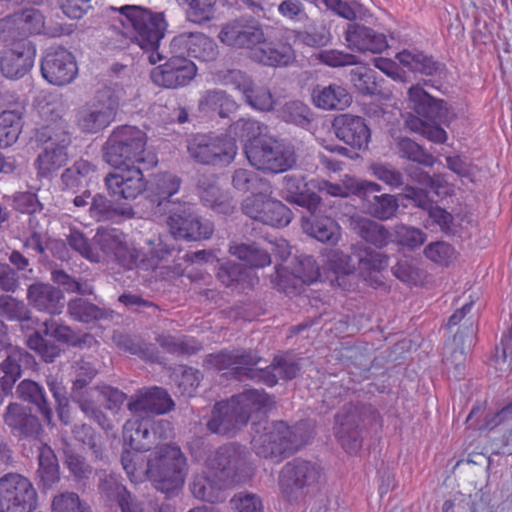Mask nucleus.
<instances>
[{"mask_svg": "<svg viewBox=\"0 0 512 512\" xmlns=\"http://www.w3.org/2000/svg\"><path fill=\"white\" fill-rule=\"evenodd\" d=\"M398 207V199L394 195L383 194L373 197L368 206V211L380 220H388L395 215Z\"/></svg>", "mask_w": 512, "mask_h": 512, "instance_id": "61", "label": "nucleus"}, {"mask_svg": "<svg viewBox=\"0 0 512 512\" xmlns=\"http://www.w3.org/2000/svg\"><path fill=\"white\" fill-rule=\"evenodd\" d=\"M69 246L90 262L115 261L128 269L152 271L156 278L171 280L182 274L180 265H170L177 251L161 237L146 241L145 250L130 247L126 235L116 228H100L91 240L71 229L67 236Z\"/></svg>", "mask_w": 512, "mask_h": 512, "instance_id": "1", "label": "nucleus"}, {"mask_svg": "<svg viewBox=\"0 0 512 512\" xmlns=\"http://www.w3.org/2000/svg\"><path fill=\"white\" fill-rule=\"evenodd\" d=\"M120 105V90L103 89L75 110L74 124L84 134L102 132L115 121Z\"/></svg>", "mask_w": 512, "mask_h": 512, "instance_id": "10", "label": "nucleus"}, {"mask_svg": "<svg viewBox=\"0 0 512 512\" xmlns=\"http://www.w3.org/2000/svg\"><path fill=\"white\" fill-rule=\"evenodd\" d=\"M37 505V492L28 478L18 473L0 478V512H31Z\"/></svg>", "mask_w": 512, "mask_h": 512, "instance_id": "16", "label": "nucleus"}, {"mask_svg": "<svg viewBox=\"0 0 512 512\" xmlns=\"http://www.w3.org/2000/svg\"><path fill=\"white\" fill-rule=\"evenodd\" d=\"M95 174V167L87 160L80 159L67 168L62 176V182L68 189L87 185Z\"/></svg>", "mask_w": 512, "mask_h": 512, "instance_id": "54", "label": "nucleus"}, {"mask_svg": "<svg viewBox=\"0 0 512 512\" xmlns=\"http://www.w3.org/2000/svg\"><path fill=\"white\" fill-rule=\"evenodd\" d=\"M181 186V179L171 173H160L153 177L145 191L151 203L161 206L167 202L171 207L169 198L177 194Z\"/></svg>", "mask_w": 512, "mask_h": 512, "instance_id": "37", "label": "nucleus"}, {"mask_svg": "<svg viewBox=\"0 0 512 512\" xmlns=\"http://www.w3.org/2000/svg\"><path fill=\"white\" fill-rule=\"evenodd\" d=\"M106 175L104 182L109 195L116 200H135L146 188L143 166L119 165Z\"/></svg>", "mask_w": 512, "mask_h": 512, "instance_id": "18", "label": "nucleus"}, {"mask_svg": "<svg viewBox=\"0 0 512 512\" xmlns=\"http://www.w3.org/2000/svg\"><path fill=\"white\" fill-rule=\"evenodd\" d=\"M147 136L136 126L115 127L104 145V158L111 166L138 165L151 169L158 163L154 152L146 150Z\"/></svg>", "mask_w": 512, "mask_h": 512, "instance_id": "6", "label": "nucleus"}, {"mask_svg": "<svg viewBox=\"0 0 512 512\" xmlns=\"http://www.w3.org/2000/svg\"><path fill=\"white\" fill-rule=\"evenodd\" d=\"M44 17L35 8H27L0 19V33L3 42L27 39L29 35L41 34L44 30Z\"/></svg>", "mask_w": 512, "mask_h": 512, "instance_id": "22", "label": "nucleus"}, {"mask_svg": "<svg viewBox=\"0 0 512 512\" xmlns=\"http://www.w3.org/2000/svg\"><path fill=\"white\" fill-rule=\"evenodd\" d=\"M43 333L56 340L77 347L90 346L94 341L90 334L78 335L69 326L59 323L53 319L43 322Z\"/></svg>", "mask_w": 512, "mask_h": 512, "instance_id": "46", "label": "nucleus"}, {"mask_svg": "<svg viewBox=\"0 0 512 512\" xmlns=\"http://www.w3.org/2000/svg\"><path fill=\"white\" fill-rule=\"evenodd\" d=\"M232 184L237 190L243 192L250 191L252 195L270 186L267 181L259 178L256 173L243 168L235 170L232 176Z\"/></svg>", "mask_w": 512, "mask_h": 512, "instance_id": "59", "label": "nucleus"}, {"mask_svg": "<svg viewBox=\"0 0 512 512\" xmlns=\"http://www.w3.org/2000/svg\"><path fill=\"white\" fill-rule=\"evenodd\" d=\"M149 423L150 417L134 418L126 421L123 426V439L124 444L132 451L125 450L123 453L142 454V452L152 448L155 444V436L149 431Z\"/></svg>", "mask_w": 512, "mask_h": 512, "instance_id": "32", "label": "nucleus"}, {"mask_svg": "<svg viewBox=\"0 0 512 512\" xmlns=\"http://www.w3.org/2000/svg\"><path fill=\"white\" fill-rule=\"evenodd\" d=\"M319 278L320 272L316 262L312 257H305L299 261L294 272H289L285 267L278 266L272 282L279 290L291 294L298 290L301 284L310 285Z\"/></svg>", "mask_w": 512, "mask_h": 512, "instance_id": "25", "label": "nucleus"}, {"mask_svg": "<svg viewBox=\"0 0 512 512\" xmlns=\"http://www.w3.org/2000/svg\"><path fill=\"white\" fill-rule=\"evenodd\" d=\"M271 186L248 196L242 203V211L249 218L273 227L287 226L293 217L291 210L281 201L271 197Z\"/></svg>", "mask_w": 512, "mask_h": 512, "instance_id": "15", "label": "nucleus"}, {"mask_svg": "<svg viewBox=\"0 0 512 512\" xmlns=\"http://www.w3.org/2000/svg\"><path fill=\"white\" fill-rule=\"evenodd\" d=\"M430 182L426 183V186L424 189H418L414 188L412 186H406L405 191V197L408 199H411L414 201V203L421 207V208H427L430 204L427 193L433 192L437 196H440L442 193H446V180L443 175H430Z\"/></svg>", "mask_w": 512, "mask_h": 512, "instance_id": "53", "label": "nucleus"}, {"mask_svg": "<svg viewBox=\"0 0 512 512\" xmlns=\"http://www.w3.org/2000/svg\"><path fill=\"white\" fill-rule=\"evenodd\" d=\"M369 412L374 418L378 413L371 407L349 404L336 416V437L342 448L349 454H356L362 446L360 423L364 422L363 416Z\"/></svg>", "mask_w": 512, "mask_h": 512, "instance_id": "17", "label": "nucleus"}, {"mask_svg": "<svg viewBox=\"0 0 512 512\" xmlns=\"http://www.w3.org/2000/svg\"><path fill=\"white\" fill-rule=\"evenodd\" d=\"M231 78L236 82V88L243 93L246 102L256 110L270 111L275 101L269 89L255 87L252 81L240 71L230 72Z\"/></svg>", "mask_w": 512, "mask_h": 512, "instance_id": "35", "label": "nucleus"}, {"mask_svg": "<svg viewBox=\"0 0 512 512\" xmlns=\"http://www.w3.org/2000/svg\"><path fill=\"white\" fill-rule=\"evenodd\" d=\"M397 146L402 158L426 167H432L436 162L433 155L427 153L420 145L409 138L400 139Z\"/></svg>", "mask_w": 512, "mask_h": 512, "instance_id": "57", "label": "nucleus"}, {"mask_svg": "<svg viewBox=\"0 0 512 512\" xmlns=\"http://www.w3.org/2000/svg\"><path fill=\"white\" fill-rule=\"evenodd\" d=\"M41 74L48 83L55 86L72 83L78 75L74 55L63 47L47 49L41 60Z\"/></svg>", "mask_w": 512, "mask_h": 512, "instance_id": "19", "label": "nucleus"}, {"mask_svg": "<svg viewBox=\"0 0 512 512\" xmlns=\"http://www.w3.org/2000/svg\"><path fill=\"white\" fill-rule=\"evenodd\" d=\"M127 408L135 416L165 414L174 408V402L165 389L153 386L137 390L128 399Z\"/></svg>", "mask_w": 512, "mask_h": 512, "instance_id": "24", "label": "nucleus"}, {"mask_svg": "<svg viewBox=\"0 0 512 512\" xmlns=\"http://www.w3.org/2000/svg\"><path fill=\"white\" fill-rule=\"evenodd\" d=\"M245 452L236 444L219 447L207 460L209 475L194 477L190 488L195 498L219 503L227 498V489L241 481L245 466Z\"/></svg>", "mask_w": 512, "mask_h": 512, "instance_id": "3", "label": "nucleus"}, {"mask_svg": "<svg viewBox=\"0 0 512 512\" xmlns=\"http://www.w3.org/2000/svg\"><path fill=\"white\" fill-rule=\"evenodd\" d=\"M245 154L252 166L271 173L285 172L296 163L293 146L270 137H262L245 144Z\"/></svg>", "mask_w": 512, "mask_h": 512, "instance_id": "12", "label": "nucleus"}, {"mask_svg": "<svg viewBox=\"0 0 512 512\" xmlns=\"http://www.w3.org/2000/svg\"><path fill=\"white\" fill-rule=\"evenodd\" d=\"M219 39L228 46L245 49L253 61L266 66H287L295 59L291 46L267 41L262 28L253 22L228 23L221 29Z\"/></svg>", "mask_w": 512, "mask_h": 512, "instance_id": "4", "label": "nucleus"}, {"mask_svg": "<svg viewBox=\"0 0 512 512\" xmlns=\"http://www.w3.org/2000/svg\"><path fill=\"white\" fill-rule=\"evenodd\" d=\"M23 354L14 351L0 364V403L10 394L15 382L21 376L20 360Z\"/></svg>", "mask_w": 512, "mask_h": 512, "instance_id": "50", "label": "nucleus"}, {"mask_svg": "<svg viewBox=\"0 0 512 512\" xmlns=\"http://www.w3.org/2000/svg\"><path fill=\"white\" fill-rule=\"evenodd\" d=\"M97 370L86 361L77 364L76 377L73 381L71 398L74 402L94 396L96 389L88 388V385L96 376Z\"/></svg>", "mask_w": 512, "mask_h": 512, "instance_id": "51", "label": "nucleus"}, {"mask_svg": "<svg viewBox=\"0 0 512 512\" xmlns=\"http://www.w3.org/2000/svg\"><path fill=\"white\" fill-rule=\"evenodd\" d=\"M238 108L236 101L225 91L213 89L206 91L200 102L199 109L205 113H216L221 118L228 117Z\"/></svg>", "mask_w": 512, "mask_h": 512, "instance_id": "43", "label": "nucleus"}, {"mask_svg": "<svg viewBox=\"0 0 512 512\" xmlns=\"http://www.w3.org/2000/svg\"><path fill=\"white\" fill-rule=\"evenodd\" d=\"M118 10L122 26L124 28L131 27L135 32V40L141 49L150 52L149 62L156 64L160 61L162 56L157 52V49L167 29L164 14L153 13L136 5H125Z\"/></svg>", "mask_w": 512, "mask_h": 512, "instance_id": "7", "label": "nucleus"}, {"mask_svg": "<svg viewBox=\"0 0 512 512\" xmlns=\"http://www.w3.org/2000/svg\"><path fill=\"white\" fill-rule=\"evenodd\" d=\"M27 299L36 310L50 315H59L64 308L62 291L48 283L30 285L27 290Z\"/></svg>", "mask_w": 512, "mask_h": 512, "instance_id": "31", "label": "nucleus"}, {"mask_svg": "<svg viewBox=\"0 0 512 512\" xmlns=\"http://www.w3.org/2000/svg\"><path fill=\"white\" fill-rule=\"evenodd\" d=\"M273 403L264 390H245L214 405L207 429L213 434L232 437L248 423L253 414H265Z\"/></svg>", "mask_w": 512, "mask_h": 512, "instance_id": "5", "label": "nucleus"}, {"mask_svg": "<svg viewBox=\"0 0 512 512\" xmlns=\"http://www.w3.org/2000/svg\"><path fill=\"white\" fill-rule=\"evenodd\" d=\"M229 252L251 268H263L271 264V256L267 249L261 248L255 242H231Z\"/></svg>", "mask_w": 512, "mask_h": 512, "instance_id": "42", "label": "nucleus"}, {"mask_svg": "<svg viewBox=\"0 0 512 512\" xmlns=\"http://www.w3.org/2000/svg\"><path fill=\"white\" fill-rule=\"evenodd\" d=\"M0 316L8 321H18L22 324V328L29 329L30 324H37V320L31 317V312L27 305L10 295L0 296Z\"/></svg>", "mask_w": 512, "mask_h": 512, "instance_id": "49", "label": "nucleus"}, {"mask_svg": "<svg viewBox=\"0 0 512 512\" xmlns=\"http://www.w3.org/2000/svg\"><path fill=\"white\" fill-rule=\"evenodd\" d=\"M355 232L366 242L378 248L386 246L391 238L389 231L382 225L367 218H353Z\"/></svg>", "mask_w": 512, "mask_h": 512, "instance_id": "45", "label": "nucleus"}, {"mask_svg": "<svg viewBox=\"0 0 512 512\" xmlns=\"http://www.w3.org/2000/svg\"><path fill=\"white\" fill-rule=\"evenodd\" d=\"M90 215L97 221L115 220L117 217L132 218L134 210L131 206L115 207L113 203L102 194H96L91 201Z\"/></svg>", "mask_w": 512, "mask_h": 512, "instance_id": "47", "label": "nucleus"}, {"mask_svg": "<svg viewBox=\"0 0 512 512\" xmlns=\"http://www.w3.org/2000/svg\"><path fill=\"white\" fill-rule=\"evenodd\" d=\"M123 469L134 483L150 479L156 488L168 495L180 489L186 476V458L173 444L157 447L154 456L145 459L143 454L125 452L121 458Z\"/></svg>", "mask_w": 512, "mask_h": 512, "instance_id": "2", "label": "nucleus"}, {"mask_svg": "<svg viewBox=\"0 0 512 512\" xmlns=\"http://www.w3.org/2000/svg\"><path fill=\"white\" fill-rule=\"evenodd\" d=\"M7 49L0 59L2 74L9 79H19L25 76L33 67L36 48L28 39L4 42Z\"/></svg>", "mask_w": 512, "mask_h": 512, "instance_id": "20", "label": "nucleus"}, {"mask_svg": "<svg viewBox=\"0 0 512 512\" xmlns=\"http://www.w3.org/2000/svg\"><path fill=\"white\" fill-rule=\"evenodd\" d=\"M190 157L197 163L211 166H228L237 155L236 141L227 133H198L187 143Z\"/></svg>", "mask_w": 512, "mask_h": 512, "instance_id": "11", "label": "nucleus"}, {"mask_svg": "<svg viewBox=\"0 0 512 512\" xmlns=\"http://www.w3.org/2000/svg\"><path fill=\"white\" fill-rule=\"evenodd\" d=\"M314 104L325 110H343L351 103L347 90L338 85L317 86L312 93Z\"/></svg>", "mask_w": 512, "mask_h": 512, "instance_id": "41", "label": "nucleus"}, {"mask_svg": "<svg viewBox=\"0 0 512 512\" xmlns=\"http://www.w3.org/2000/svg\"><path fill=\"white\" fill-rule=\"evenodd\" d=\"M315 211H308L309 216L302 217L303 230L320 242L336 244L341 235V228L329 217H318Z\"/></svg>", "mask_w": 512, "mask_h": 512, "instance_id": "36", "label": "nucleus"}, {"mask_svg": "<svg viewBox=\"0 0 512 512\" xmlns=\"http://www.w3.org/2000/svg\"><path fill=\"white\" fill-rule=\"evenodd\" d=\"M424 253L429 260L441 266H449L455 258L454 248L443 241L430 243Z\"/></svg>", "mask_w": 512, "mask_h": 512, "instance_id": "64", "label": "nucleus"}, {"mask_svg": "<svg viewBox=\"0 0 512 512\" xmlns=\"http://www.w3.org/2000/svg\"><path fill=\"white\" fill-rule=\"evenodd\" d=\"M39 468L38 475L45 489L50 488L59 481V466L57 458L51 447L41 445L39 447Z\"/></svg>", "mask_w": 512, "mask_h": 512, "instance_id": "52", "label": "nucleus"}, {"mask_svg": "<svg viewBox=\"0 0 512 512\" xmlns=\"http://www.w3.org/2000/svg\"><path fill=\"white\" fill-rule=\"evenodd\" d=\"M262 132V126L260 122L254 119H239L230 125L228 130V135H234V139L239 138L241 140L247 141L246 144H250L254 140L261 139L258 137Z\"/></svg>", "mask_w": 512, "mask_h": 512, "instance_id": "60", "label": "nucleus"}, {"mask_svg": "<svg viewBox=\"0 0 512 512\" xmlns=\"http://www.w3.org/2000/svg\"><path fill=\"white\" fill-rule=\"evenodd\" d=\"M306 184L303 179L295 176L283 178L282 197L290 203L315 211L320 205V197L315 193L305 191Z\"/></svg>", "mask_w": 512, "mask_h": 512, "instance_id": "38", "label": "nucleus"}, {"mask_svg": "<svg viewBox=\"0 0 512 512\" xmlns=\"http://www.w3.org/2000/svg\"><path fill=\"white\" fill-rule=\"evenodd\" d=\"M173 54L188 55L200 61H213L218 55L215 41L201 32H184L173 38L170 44Z\"/></svg>", "mask_w": 512, "mask_h": 512, "instance_id": "23", "label": "nucleus"}, {"mask_svg": "<svg viewBox=\"0 0 512 512\" xmlns=\"http://www.w3.org/2000/svg\"><path fill=\"white\" fill-rule=\"evenodd\" d=\"M408 100L418 115L432 122H444L448 117L446 102L432 97L420 85L409 88Z\"/></svg>", "mask_w": 512, "mask_h": 512, "instance_id": "30", "label": "nucleus"}, {"mask_svg": "<svg viewBox=\"0 0 512 512\" xmlns=\"http://www.w3.org/2000/svg\"><path fill=\"white\" fill-rule=\"evenodd\" d=\"M52 512H92L89 504L75 492H63L52 500Z\"/></svg>", "mask_w": 512, "mask_h": 512, "instance_id": "58", "label": "nucleus"}, {"mask_svg": "<svg viewBox=\"0 0 512 512\" xmlns=\"http://www.w3.org/2000/svg\"><path fill=\"white\" fill-rule=\"evenodd\" d=\"M394 237L399 245L411 249L421 246L426 241V235L421 229L404 224L395 226Z\"/></svg>", "mask_w": 512, "mask_h": 512, "instance_id": "63", "label": "nucleus"}, {"mask_svg": "<svg viewBox=\"0 0 512 512\" xmlns=\"http://www.w3.org/2000/svg\"><path fill=\"white\" fill-rule=\"evenodd\" d=\"M302 424L289 427L284 421L253 423L255 434L252 446L255 453L263 458L280 460L286 454L298 450L306 443L300 433Z\"/></svg>", "mask_w": 512, "mask_h": 512, "instance_id": "8", "label": "nucleus"}, {"mask_svg": "<svg viewBox=\"0 0 512 512\" xmlns=\"http://www.w3.org/2000/svg\"><path fill=\"white\" fill-rule=\"evenodd\" d=\"M298 371L299 366L297 363L280 355L274 358L270 366L266 368H256L255 378L272 387L278 382L279 378L285 380L295 378Z\"/></svg>", "mask_w": 512, "mask_h": 512, "instance_id": "39", "label": "nucleus"}, {"mask_svg": "<svg viewBox=\"0 0 512 512\" xmlns=\"http://www.w3.org/2000/svg\"><path fill=\"white\" fill-rule=\"evenodd\" d=\"M399 63L409 71L418 72L427 76L435 75L440 69V63L432 57L419 51L403 50L396 55Z\"/></svg>", "mask_w": 512, "mask_h": 512, "instance_id": "48", "label": "nucleus"}, {"mask_svg": "<svg viewBox=\"0 0 512 512\" xmlns=\"http://www.w3.org/2000/svg\"><path fill=\"white\" fill-rule=\"evenodd\" d=\"M67 128V122L52 111L48 123L38 130V139L47 144L35 161L40 177H50L65 165L68 158L66 150L71 143Z\"/></svg>", "mask_w": 512, "mask_h": 512, "instance_id": "9", "label": "nucleus"}, {"mask_svg": "<svg viewBox=\"0 0 512 512\" xmlns=\"http://www.w3.org/2000/svg\"><path fill=\"white\" fill-rule=\"evenodd\" d=\"M4 422L19 439L39 440L43 433L39 419L31 414L30 409L18 403L7 406Z\"/></svg>", "mask_w": 512, "mask_h": 512, "instance_id": "27", "label": "nucleus"}, {"mask_svg": "<svg viewBox=\"0 0 512 512\" xmlns=\"http://www.w3.org/2000/svg\"><path fill=\"white\" fill-rule=\"evenodd\" d=\"M358 261V271L364 281L377 288L383 284L381 271L388 266V257L380 251L365 248L354 253Z\"/></svg>", "mask_w": 512, "mask_h": 512, "instance_id": "33", "label": "nucleus"}, {"mask_svg": "<svg viewBox=\"0 0 512 512\" xmlns=\"http://www.w3.org/2000/svg\"><path fill=\"white\" fill-rule=\"evenodd\" d=\"M207 362L218 370L230 369L237 376H247L255 378L256 366L261 362L251 351L223 350L210 354Z\"/></svg>", "mask_w": 512, "mask_h": 512, "instance_id": "26", "label": "nucleus"}, {"mask_svg": "<svg viewBox=\"0 0 512 512\" xmlns=\"http://www.w3.org/2000/svg\"><path fill=\"white\" fill-rule=\"evenodd\" d=\"M310 109L301 101L286 102L278 111V116L288 123L304 125L309 121Z\"/></svg>", "mask_w": 512, "mask_h": 512, "instance_id": "62", "label": "nucleus"}, {"mask_svg": "<svg viewBox=\"0 0 512 512\" xmlns=\"http://www.w3.org/2000/svg\"><path fill=\"white\" fill-rule=\"evenodd\" d=\"M347 47L360 53L380 54L388 47L385 34L360 24H349L345 33Z\"/></svg>", "mask_w": 512, "mask_h": 512, "instance_id": "29", "label": "nucleus"}, {"mask_svg": "<svg viewBox=\"0 0 512 512\" xmlns=\"http://www.w3.org/2000/svg\"><path fill=\"white\" fill-rule=\"evenodd\" d=\"M166 224L174 238L189 241L209 239L214 231L213 223L200 217L189 203H173Z\"/></svg>", "mask_w": 512, "mask_h": 512, "instance_id": "14", "label": "nucleus"}, {"mask_svg": "<svg viewBox=\"0 0 512 512\" xmlns=\"http://www.w3.org/2000/svg\"><path fill=\"white\" fill-rule=\"evenodd\" d=\"M332 126L337 138L345 144L358 150L368 147L371 132L362 117L342 114L334 119Z\"/></svg>", "mask_w": 512, "mask_h": 512, "instance_id": "28", "label": "nucleus"}, {"mask_svg": "<svg viewBox=\"0 0 512 512\" xmlns=\"http://www.w3.org/2000/svg\"><path fill=\"white\" fill-rule=\"evenodd\" d=\"M21 133V117L15 111L0 113V148L14 144Z\"/></svg>", "mask_w": 512, "mask_h": 512, "instance_id": "56", "label": "nucleus"}, {"mask_svg": "<svg viewBox=\"0 0 512 512\" xmlns=\"http://www.w3.org/2000/svg\"><path fill=\"white\" fill-rule=\"evenodd\" d=\"M19 397L34 404L47 425H52L53 412L49 406L43 387L31 380H23L17 387Z\"/></svg>", "mask_w": 512, "mask_h": 512, "instance_id": "44", "label": "nucleus"}, {"mask_svg": "<svg viewBox=\"0 0 512 512\" xmlns=\"http://www.w3.org/2000/svg\"><path fill=\"white\" fill-rule=\"evenodd\" d=\"M326 264L336 275L335 282L339 287L347 291L353 289L355 264L352 262L351 256L338 250H332L327 255Z\"/></svg>", "mask_w": 512, "mask_h": 512, "instance_id": "40", "label": "nucleus"}, {"mask_svg": "<svg viewBox=\"0 0 512 512\" xmlns=\"http://www.w3.org/2000/svg\"><path fill=\"white\" fill-rule=\"evenodd\" d=\"M217 277L223 285L239 293L252 289L258 283V277L251 269L234 262L221 264Z\"/></svg>", "mask_w": 512, "mask_h": 512, "instance_id": "34", "label": "nucleus"}, {"mask_svg": "<svg viewBox=\"0 0 512 512\" xmlns=\"http://www.w3.org/2000/svg\"><path fill=\"white\" fill-rule=\"evenodd\" d=\"M322 476L321 467L313 462L294 459L279 474V487L288 501H296L315 489Z\"/></svg>", "mask_w": 512, "mask_h": 512, "instance_id": "13", "label": "nucleus"}, {"mask_svg": "<svg viewBox=\"0 0 512 512\" xmlns=\"http://www.w3.org/2000/svg\"><path fill=\"white\" fill-rule=\"evenodd\" d=\"M197 73L196 65L182 54H174L163 65L151 71V80L157 86L178 88L189 84Z\"/></svg>", "mask_w": 512, "mask_h": 512, "instance_id": "21", "label": "nucleus"}, {"mask_svg": "<svg viewBox=\"0 0 512 512\" xmlns=\"http://www.w3.org/2000/svg\"><path fill=\"white\" fill-rule=\"evenodd\" d=\"M67 311L75 321L90 323L105 318L106 313L95 304L83 298H74L69 301Z\"/></svg>", "mask_w": 512, "mask_h": 512, "instance_id": "55", "label": "nucleus"}]
</instances>
